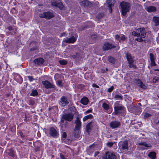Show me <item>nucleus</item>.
Masks as SVG:
<instances>
[{"instance_id":"17","label":"nucleus","mask_w":159,"mask_h":159,"mask_svg":"<svg viewBox=\"0 0 159 159\" xmlns=\"http://www.w3.org/2000/svg\"><path fill=\"white\" fill-rule=\"evenodd\" d=\"M76 38L74 36H72L70 38L64 39L63 41L66 43H73L76 40Z\"/></svg>"},{"instance_id":"15","label":"nucleus","mask_w":159,"mask_h":159,"mask_svg":"<svg viewBox=\"0 0 159 159\" xmlns=\"http://www.w3.org/2000/svg\"><path fill=\"white\" fill-rule=\"evenodd\" d=\"M75 123V129L76 130H79L80 129L81 126V122L80 119L78 117L76 118Z\"/></svg>"},{"instance_id":"9","label":"nucleus","mask_w":159,"mask_h":159,"mask_svg":"<svg viewBox=\"0 0 159 159\" xmlns=\"http://www.w3.org/2000/svg\"><path fill=\"white\" fill-rule=\"evenodd\" d=\"M115 46L110 43L108 42L105 43H104L103 46V49L104 50H108L114 48Z\"/></svg>"},{"instance_id":"43","label":"nucleus","mask_w":159,"mask_h":159,"mask_svg":"<svg viewBox=\"0 0 159 159\" xmlns=\"http://www.w3.org/2000/svg\"><path fill=\"white\" fill-rule=\"evenodd\" d=\"M126 38L124 35H122L120 36V40H125Z\"/></svg>"},{"instance_id":"23","label":"nucleus","mask_w":159,"mask_h":159,"mask_svg":"<svg viewBox=\"0 0 159 159\" xmlns=\"http://www.w3.org/2000/svg\"><path fill=\"white\" fill-rule=\"evenodd\" d=\"M81 103L84 105H87L89 102V100L87 97H84L80 100Z\"/></svg>"},{"instance_id":"48","label":"nucleus","mask_w":159,"mask_h":159,"mask_svg":"<svg viewBox=\"0 0 159 159\" xmlns=\"http://www.w3.org/2000/svg\"><path fill=\"white\" fill-rule=\"evenodd\" d=\"M97 37V36L96 35L94 34L93 35L91 36V38L92 39H94L96 38Z\"/></svg>"},{"instance_id":"46","label":"nucleus","mask_w":159,"mask_h":159,"mask_svg":"<svg viewBox=\"0 0 159 159\" xmlns=\"http://www.w3.org/2000/svg\"><path fill=\"white\" fill-rule=\"evenodd\" d=\"M60 157L61 159H66L64 155L60 154Z\"/></svg>"},{"instance_id":"45","label":"nucleus","mask_w":159,"mask_h":159,"mask_svg":"<svg viewBox=\"0 0 159 159\" xmlns=\"http://www.w3.org/2000/svg\"><path fill=\"white\" fill-rule=\"evenodd\" d=\"M158 80V77L154 78L153 79V82L155 83Z\"/></svg>"},{"instance_id":"55","label":"nucleus","mask_w":159,"mask_h":159,"mask_svg":"<svg viewBox=\"0 0 159 159\" xmlns=\"http://www.w3.org/2000/svg\"><path fill=\"white\" fill-rule=\"evenodd\" d=\"M145 1V0H143V2H144Z\"/></svg>"},{"instance_id":"22","label":"nucleus","mask_w":159,"mask_h":159,"mask_svg":"<svg viewBox=\"0 0 159 159\" xmlns=\"http://www.w3.org/2000/svg\"><path fill=\"white\" fill-rule=\"evenodd\" d=\"M146 10L149 12H155L156 11V8L154 6H150L146 8Z\"/></svg>"},{"instance_id":"18","label":"nucleus","mask_w":159,"mask_h":159,"mask_svg":"<svg viewBox=\"0 0 159 159\" xmlns=\"http://www.w3.org/2000/svg\"><path fill=\"white\" fill-rule=\"evenodd\" d=\"M114 0H107V2L108 4V7H109V11L110 13H111L112 11V7L114 6Z\"/></svg>"},{"instance_id":"38","label":"nucleus","mask_w":159,"mask_h":159,"mask_svg":"<svg viewBox=\"0 0 159 159\" xmlns=\"http://www.w3.org/2000/svg\"><path fill=\"white\" fill-rule=\"evenodd\" d=\"M115 38L116 40H118L119 42L120 41V36L118 35H116L115 36Z\"/></svg>"},{"instance_id":"40","label":"nucleus","mask_w":159,"mask_h":159,"mask_svg":"<svg viewBox=\"0 0 159 159\" xmlns=\"http://www.w3.org/2000/svg\"><path fill=\"white\" fill-rule=\"evenodd\" d=\"M151 116V115L150 114H149V113H145L144 114V118H147L149 117V116Z\"/></svg>"},{"instance_id":"30","label":"nucleus","mask_w":159,"mask_h":159,"mask_svg":"<svg viewBox=\"0 0 159 159\" xmlns=\"http://www.w3.org/2000/svg\"><path fill=\"white\" fill-rule=\"evenodd\" d=\"M38 94V92L36 89L33 90L30 94V95L31 96H36Z\"/></svg>"},{"instance_id":"52","label":"nucleus","mask_w":159,"mask_h":159,"mask_svg":"<svg viewBox=\"0 0 159 159\" xmlns=\"http://www.w3.org/2000/svg\"><path fill=\"white\" fill-rule=\"evenodd\" d=\"M29 119H27L26 116H25V120L26 121H29Z\"/></svg>"},{"instance_id":"19","label":"nucleus","mask_w":159,"mask_h":159,"mask_svg":"<svg viewBox=\"0 0 159 159\" xmlns=\"http://www.w3.org/2000/svg\"><path fill=\"white\" fill-rule=\"evenodd\" d=\"M135 82L138 84L139 86H140L141 88L143 89H145L146 88V86L144 84L142 81L139 79H135Z\"/></svg>"},{"instance_id":"32","label":"nucleus","mask_w":159,"mask_h":159,"mask_svg":"<svg viewBox=\"0 0 159 159\" xmlns=\"http://www.w3.org/2000/svg\"><path fill=\"white\" fill-rule=\"evenodd\" d=\"M102 107L104 109L106 110H108L109 108V105L105 103H103Z\"/></svg>"},{"instance_id":"4","label":"nucleus","mask_w":159,"mask_h":159,"mask_svg":"<svg viewBox=\"0 0 159 159\" xmlns=\"http://www.w3.org/2000/svg\"><path fill=\"white\" fill-rule=\"evenodd\" d=\"M126 57L129 64L128 66L130 68L136 69V66L134 64V57L129 53H126Z\"/></svg>"},{"instance_id":"6","label":"nucleus","mask_w":159,"mask_h":159,"mask_svg":"<svg viewBox=\"0 0 159 159\" xmlns=\"http://www.w3.org/2000/svg\"><path fill=\"white\" fill-rule=\"evenodd\" d=\"M138 147L139 148L142 150H147L150 148L151 145L150 144L147 143L146 142L141 141L139 143Z\"/></svg>"},{"instance_id":"5","label":"nucleus","mask_w":159,"mask_h":159,"mask_svg":"<svg viewBox=\"0 0 159 159\" xmlns=\"http://www.w3.org/2000/svg\"><path fill=\"white\" fill-rule=\"evenodd\" d=\"M114 111L113 114L117 115L124 113L125 111V108L120 105H118L114 107Z\"/></svg>"},{"instance_id":"54","label":"nucleus","mask_w":159,"mask_h":159,"mask_svg":"<svg viewBox=\"0 0 159 159\" xmlns=\"http://www.w3.org/2000/svg\"><path fill=\"white\" fill-rule=\"evenodd\" d=\"M34 50V49H33L32 48H31V50Z\"/></svg>"},{"instance_id":"31","label":"nucleus","mask_w":159,"mask_h":159,"mask_svg":"<svg viewBox=\"0 0 159 159\" xmlns=\"http://www.w3.org/2000/svg\"><path fill=\"white\" fill-rule=\"evenodd\" d=\"M114 98L116 100H121L123 98L120 94H116L115 95Z\"/></svg>"},{"instance_id":"7","label":"nucleus","mask_w":159,"mask_h":159,"mask_svg":"<svg viewBox=\"0 0 159 159\" xmlns=\"http://www.w3.org/2000/svg\"><path fill=\"white\" fill-rule=\"evenodd\" d=\"M54 16L53 14L50 12H44L43 14L39 15V17L41 18H45L46 19H49Z\"/></svg>"},{"instance_id":"49","label":"nucleus","mask_w":159,"mask_h":159,"mask_svg":"<svg viewBox=\"0 0 159 159\" xmlns=\"http://www.w3.org/2000/svg\"><path fill=\"white\" fill-rule=\"evenodd\" d=\"M8 29L9 31H11V30H12L13 29H12V27L11 26H9L8 27Z\"/></svg>"},{"instance_id":"51","label":"nucleus","mask_w":159,"mask_h":159,"mask_svg":"<svg viewBox=\"0 0 159 159\" xmlns=\"http://www.w3.org/2000/svg\"><path fill=\"white\" fill-rule=\"evenodd\" d=\"M102 14L98 15V18L99 19L101 18V17H102Z\"/></svg>"},{"instance_id":"2","label":"nucleus","mask_w":159,"mask_h":159,"mask_svg":"<svg viewBox=\"0 0 159 159\" xmlns=\"http://www.w3.org/2000/svg\"><path fill=\"white\" fill-rule=\"evenodd\" d=\"M121 7V11L122 15L125 16L127 12L129 11L130 9V5L128 2H122L120 4Z\"/></svg>"},{"instance_id":"47","label":"nucleus","mask_w":159,"mask_h":159,"mask_svg":"<svg viewBox=\"0 0 159 159\" xmlns=\"http://www.w3.org/2000/svg\"><path fill=\"white\" fill-rule=\"evenodd\" d=\"M92 86L94 88H99V86L98 85H97L96 84H92Z\"/></svg>"},{"instance_id":"36","label":"nucleus","mask_w":159,"mask_h":159,"mask_svg":"<svg viewBox=\"0 0 159 159\" xmlns=\"http://www.w3.org/2000/svg\"><path fill=\"white\" fill-rule=\"evenodd\" d=\"M59 62L60 64L63 65L66 64L67 63V61L65 60H60Z\"/></svg>"},{"instance_id":"20","label":"nucleus","mask_w":159,"mask_h":159,"mask_svg":"<svg viewBox=\"0 0 159 159\" xmlns=\"http://www.w3.org/2000/svg\"><path fill=\"white\" fill-rule=\"evenodd\" d=\"M150 59L151 61V66H154L156 65V64L154 61V56L153 54L152 53H150L149 54Z\"/></svg>"},{"instance_id":"57","label":"nucleus","mask_w":159,"mask_h":159,"mask_svg":"<svg viewBox=\"0 0 159 159\" xmlns=\"http://www.w3.org/2000/svg\"><path fill=\"white\" fill-rule=\"evenodd\" d=\"M158 135H159V132L158 133Z\"/></svg>"},{"instance_id":"56","label":"nucleus","mask_w":159,"mask_h":159,"mask_svg":"<svg viewBox=\"0 0 159 159\" xmlns=\"http://www.w3.org/2000/svg\"><path fill=\"white\" fill-rule=\"evenodd\" d=\"M148 67L149 69H150V68H149V66H148Z\"/></svg>"},{"instance_id":"42","label":"nucleus","mask_w":159,"mask_h":159,"mask_svg":"<svg viewBox=\"0 0 159 159\" xmlns=\"http://www.w3.org/2000/svg\"><path fill=\"white\" fill-rule=\"evenodd\" d=\"M107 145L108 146L111 147L113 145V143L112 142H108L107 143Z\"/></svg>"},{"instance_id":"37","label":"nucleus","mask_w":159,"mask_h":159,"mask_svg":"<svg viewBox=\"0 0 159 159\" xmlns=\"http://www.w3.org/2000/svg\"><path fill=\"white\" fill-rule=\"evenodd\" d=\"M57 84L60 87H61L62 86V81L61 80H58L57 81Z\"/></svg>"},{"instance_id":"33","label":"nucleus","mask_w":159,"mask_h":159,"mask_svg":"<svg viewBox=\"0 0 159 159\" xmlns=\"http://www.w3.org/2000/svg\"><path fill=\"white\" fill-rule=\"evenodd\" d=\"M108 60L110 62L112 63H114L115 61V59L111 57H108Z\"/></svg>"},{"instance_id":"12","label":"nucleus","mask_w":159,"mask_h":159,"mask_svg":"<svg viewBox=\"0 0 159 159\" xmlns=\"http://www.w3.org/2000/svg\"><path fill=\"white\" fill-rule=\"evenodd\" d=\"M104 158V159H116V156L113 153L108 152L106 153Z\"/></svg>"},{"instance_id":"29","label":"nucleus","mask_w":159,"mask_h":159,"mask_svg":"<svg viewBox=\"0 0 159 159\" xmlns=\"http://www.w3.org/2000/svg\"><path fill=\"white\" fill-rule=\"evenodd\" d=\"M93 116L92 114H89L87 116H85L83 118V121H84L89 119L92 118Z\"/></svg>"},{"instance_id":"1","label":"nucleus","mask_w":159,"mask_h":159,"mask_svg":"<svg viewBox=\"0 0 159 159\" xmlns=\"http://www.w3.org/2000/svg\"><path fill=\"white\" fill-rule=\"evenodd\" d=\"M146 33L145 29L143 28L137 29L135 31L132 32V34L134 36L138 37L135 39L136 40L139 42H141L143 40V38L145 37L146 35Z\"/></svg>"},{"instance_id":"21","label":"nucleus","mask_w":159,"mask_h":159,"mask_svg":"<svg viewBox=\"0 0 159 159\" xmlns=\"http://www.w3.org/2000/svg\"><path fill=\"white\" fill-rule=\"evenodd\" d=\"M35 64L40 65L43 64L44 61V60L42 58H39L35 59L34 61Z\"/></svg>"},{"instance_id":"27","label":"nucleus","mask_w":159,"mask_h":159,"mask_svg":"<svg viewBox=\"0 0 159 159\" xmlns=\"http://www.w3.org/2000/svg\"><path fill=\"white\" fill-rule=\"evenodd\" d=\"M153 20L156 26H157L159 25V17H154L153 18Z\"/></svg>"},{"instance_id":"53","label":"nucleus","mask_w":159,"mask_h":159,"mask_svg":"<svg viewBox=\"0 0 159 159\" xmlns=\"http://www.w3.org/2000/svg\"><path fill=\"white\" fill-rule=\"evenodd\" d=\"M72 110H73V111H75L76 110L75 109V108H72Z\"/></svg>"},{"instance_id":"28","label":"nucleus","mask_w":159,"mask_h":159,"mask_svg":"<svg viewBox=\"0 0 159 159\" xmlns=\"http://www.w3.org/2000/svg\"><path fill=\"white\" fill-rule=\"evenodd\" d=\"M71 57L75 59L76 60H78L81 57V56L80 55V53H76L75 54V55H72L71 56Z\"/></svg>"},{"instance_id":"10","label":"nucleus","mask_w":159,"mask_h":159,"mask_svg":"<svg viewBox=\"0 0 159 159\" xmlns=\"http://www.w3.org/2000/svg\"><path fill=\"white\" fill-rule=\"evenodd\" d=\"M69 103L67 101V98L65 96L62 97L60 99L59 102V105L62 107H64Z\"/></svg>"},{"instance_id":"8","label":"nucleus","mask_w":159,"mask_h":159,"mask_svg":"<svg viewBox=\"0 0 159 159\" xmlns=\"http://www.w3.org/2000/svg\"><path fill=\"white\" fill-rule=\"evenodd\" d=\"M52 5L53 6L57 7L60 9H62L64 7L62 2L60 0L53 1L52 2Z\"/></svg>"},{"instance_id":"34","label":"nucleus","mask_w":159,"mask_h":159,"mask_svg":"<svg viewBox=\"0 0 159 159\" xmlns=\"http://www.w3.org/2000/svg\"><path fill=\"white\" fill-rule=\"evenodd\" d=\"M8 153L10 156H11L12 157H14V153L12 150H9V152H8Z\"/></svg>"},{"instance_id":"44","label":"nucleus","mask_w":159,"mask_h":159,"mask_svg":"<svg viewBox=\"0 0 159 159\" xmlns=\"http://www.w3.org/2000/svg\"><path fill=\"white\" fill-rule=\"evenodd\" d=\"M113 88H114V87H113V86H111L110 88H109L108 89V91L109 92H111L113 90Z\"/></svg>"},{"instance_id":"25","label":"nucleus","mask_w":159,"mask_h":159,"mask_svg":"<svg viewBox=\"0 0 159 159\" xmlns=\"http://www.w3.org/2000/svg\"><path fill=\"white\" fill-rule=\"evenodd\" d=\"M91 4V3L87 0H84L80 2L81 5L84 6L90 5Z\"/></svg>"},{"instance_id":"13","label":"nucleus","mask_w":159,"mask_h":159,"mask_svg":"<svg viewBox=\"0 0 159 159\" xmlns=\"http://www.w3.org/2000/svg\"><path fill=\"white\" fill-rule=\"evenodd\" d=\"M49 134L53 137H57L58 135V133L57 131L53 127H51L49 130Z\"/></svg>"},{"instance_id":"3","label":"nucleus","mask_w":159,"mask_h":159,"mask_svg":"<svg viewBox=\"0 0 159 159\" xmlns=\"http://www.w3.org/2000/svg\"><path fill=\"white\" fill-rule=\"evenodd\" d=\"M74 116V114L72 113H64L61 116V123H63L65 120L71 121L73 120Z\"/></svg>"},{"instance_id":"35","label":"nucleus","mask_w":159,"mask_h":159,"mask_svg":"<svg viewBox=\"0 0 159 159\" xmlns=\"http://www.w3.org/2000/svg\"><path fill=\"white\" fill-rule=\"evenodd\" d=\"M66 134L65 132H63L61 134V139L63 141V139L65 138L66 137Z\"/></svg>"},{"instance_id":"39","label":"nucleus","mask_w":159,"mask_h":159,"mask_svg":"<svg viewBox=\"0 0 159 159\" xmlns=\"http://www.w3.org/2000/svg\"><path fill=\"white\" fill-rule=\"evenodd\" d=\"M92 109H89L87 111H85L84 112V113L86 115L87 114H88L89 113H92Z\"/></svg>"},{"instance_id":"50","label":"nucleus","mask_w":159,"mask_h":159,"mask_svg":"<svg viewBox=\"0 0 159 159\" xmlns=\"http://www.w3.org/2000/svg\"><path fill=\"white\" fill-rule=\"evenodd\" d=\"M99 152H95L94 154L95 157H96L97 155H98L99 154Z\"/></svg>"},{"instance_id":"41","label":"nucleus","mask_w":159,"mask_h":159,"mask_svg":"<svg viewBox=\"0 0 159 159\" xmlns=\"http://www.w3.org/2000/svg\"><path fill=\"white\" fill-rule=\"evenodd\" d=\"M28 78L29 81H30V82L34 80V79L31 76H28Z\"/></svg>"},{"instance_id":"26","label":"nucleus","mask_w":159,"mask_h":159,"mask_svg":"<svg viewBox=\"0 0 159 159\" xmlns=\"http://www.w3.org/2000/svg\"><path fill=\"white\" fill-rule=\"evenodd\" d=\"M148 156L151 159H155L156 157V153L154 152H151L149 153Z\"/></svg>"},{"instance_id":"11","label":"nucleus","mask_w":159,"mask_h":159,"mask_svg":"<svg viewBox=\"0 0 159 159\" xmlns=\"http://www.w3.org/2000/svg\"><path fill=\"white\" fill-rule=\"evenodd\" d=\"M96 124L95 121H91L86 126V130L87 132L88 133L90 132L92 128L95 126Z\"/></svg>"},{"instance_id":"24","label":"nucleus","mask_w":159,"mask_h":159,"mask_svg":"<svg viewBox=\"0 0 159 159\" xmlns=\"http://www.w3.org/2000/svg\"><path fill=\"white\" fill-rule=\"evenodd\" d=\"M128 142L126 140L123 142L121 144V147L122 149H127L128 148Z\"/></svg>"},{"instance_id":"14","label":"nucleus","mask_w":159,"mask_h":159,"mask_svg":"<svg viewBox=\"0 0 159 159\" xmlns=\"http://www.w3.org/2000/svg\"><path fill=\"white\" fill-rule=\"evenodd\" d=\"M120 125V122L114 121L111 122L110 124V126L112 129H115L119 127Z\"/></svg>"},{"instance_id":"16","label":"nucleus","mask_w":159,"mask_h":159,"mask_svg":"<svg viewBox=\"0 0 159 159\" xmlns=\"http://www.w3.org/2000/svg\"><path fill=\"white\" fill-rule=\"evenodd\" d=\"M42 83L45 87L46 89H49L54 87L53 85L48 80L43 81Z\"/></svg>"}]
</instances>
